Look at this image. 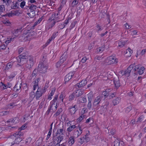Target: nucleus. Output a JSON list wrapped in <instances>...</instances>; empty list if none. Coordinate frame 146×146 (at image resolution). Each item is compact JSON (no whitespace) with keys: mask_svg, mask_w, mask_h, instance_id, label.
Segmentation results:
<instances>
[{"mask_svg":"<svg viewBox=\"0 0 146 146\" xmlns=\"http://www.w3.org/2000/svg\"><path fill=\"white\" fill-rule=\"evenodd\" d=\"M48 68V65L46 61L43 59L38 65V70L41 73H44L46 72Z\"/></svg>","mask_w":146,"mask_h":146,"instance_id":"nucleus-1","label":"nucleus"},{"mask_svg":"<svg viewBox=\"0 0 146 146\" xmlns=\"http://www.w3.org/2000/svg\"><path fill=\"white\" fill-rule=\"evenodd\" d=\"M108 94L106 92H103L100 96H98L95 98L93 103V105L97 106L101 103L102 100L106 98Z\"/></svg>","mask_w":146,"mask_h":146,"instance_id":"nucleus-2","label":"nucleus"},{"mask_svg":"<svg viewBox=\"0 0 146 146\" xmlns=\"http://www.w3.org/2000/svg\"><path fill=\"white\" fill-rule=\"evenodd\" d=\"M28 7L29 8L28 12L27 13V14L31 18H32L35 15V10L36 9L37 6L32 4Z\"/></svg>","mask_w":146,"mask_h":146,"instance_id":"nucleus-3","label":"nucleus"},{"mask_svg":"<svg viewBox=\"0 0 146 146\" xmlns=\"http://www.w3.org/2000/svg\"><path fill=\"white\" fill-rule=\"evenodd\" d=\"M34 63L33 57L32 56H29L27 63L25 64L24 67L26 69V70H30L31 68Z\"/></svg>","mask_w":146,"mask_h":146,"instance_id":"nucleus-4","label":"nucleus"},{"mask_svg":"<svg viewBox=\"0 0 146 146\" xmlns=\"http://www.w3.org/2000/svg\"><path fill=\"white\" fill-rule=\"evenodd\" d=\"M82 129L81 126L79 125L77 126L73 132V136L75 138H77L80 135L82 132Z\"/></svg>","mask_w":146,"mask_h":146,"instance_id":"nucleus-5","label":"nucleus"},{"mask_svg":"<svg viewBox=\"0 0 146 146\" xmlns=\"http://www.w3.org/2000/svg\"><path fill=\"white\" fill-rule=\"evenodd\" d=\"M27 53L26 52L25 53L22 54L19 56L17 58V60L18 63H21L22 64H23V61H26L27 58L28 59V58L29 57L27 56Z\"/></svg>","mask_w":146,"mask_h":146,"instance_id":"nucleus-6","label":"nucleus"},{"mask_svg":"<svg viewBox=\"0 0 146 146\" xmlns=\"http://www.w3.org/2000/svg\"><path fill=\"white\" fill-rule=\"evenodd\" d=\"M118 61V59L113 55L109 56L107 58L106 62L108 64H111L114 63H117Z\"/></svg>","mask_w":146,"mask_h":146,"instance_id":"nucleus-7","label":"nucleus"},{"mask_svg":"<svg viewBox=\"0 0 146 146\" xmlns=\"http://www.w3.org/2000/svg\"><path fill=\"white\" fill-rule=\"evenodd\" d=\"M78 109L77 104H75L74 105L73 104L72 106H70L68 110L70 113L72 115L75 113Z\"/></svg>","mask_w":146,"mask_h":146,"instance_id":"nucleus-8","label":"nucleus"},{"mask_svg":"<svg viewBox=\"0 0 146 146\" xmlns=\"http://www.w3.org/2000/svg\"><path fill=\"white\" fill-rule=\"evenodd\" d=\"M44 93V91H42L41 90V88H38L35 93L36 99V100H39V98L42 96Z\"/></svg>","mask_w":146,"mask_h":146,"instance_id":"nucleus-9","label":"nucleus"},{"mask_svg":"<svg viewBox=\"0 0 146 146\" xmlns=\"http://www.w3.org/2000/svg\"><path fill=\"white\" fill-rule=\"evenodd\" d=\"M86 80H82L79 83H78L75 85V86L77 89H79L85 86L87 84Z\"/></svg>","mask_w":146,"mask_h":146,"instance_id":"nucleus-10","label":"nucleus"},{"mask_svg":"<svg viewBox=\"0 0 146 146\" xmlns=\"http://www.w3.org/2000/svg\"><path fill=\"white\" fill-rule=\"evenodd\" d=\"M23 135V133L22 132L19 131L13 134H11L10 136V137L11 138H20V137Z\"/></svg>","mask_w":146,"mask_h":146,"instance_id":"nucleus-11","label":"nucleus"},{"mask_svg":"<svg viewBox=\"0 0 146 146\" xmlns=\"http://www.w3.org/2000/svg\"><path fill=\"white\" fill-rule=\"evenodd\" d=\"M65 126L63 125L62 127H60L58 129L56 133L57 134L64 135L65 132Z\"/></svg>","mask_w":146,"mask_h":146,"instance_id":"nucleus-12","label":"nucleus"},{"mask_svg":"<svg viewBox=\"0 0 146 146\" xmlns=\"http://www.w3.org/2000/svg\"><path fill=\"white\" fill-rule=\"evenodd\" d=\"M135 64H134L130 65L127 68V70L125 71V76L127 77L129 76L130 73L131 72V70L134 68Z\"/></svg>","mask_w":146,"mask_h":146,"instance_id":"nucleus-13","label":"nucleus"},{"mask_svg":"<svg viewBox=\"0 0 146 146\" xmlns=\"http://www.w3.org/2000/svg\"><path fill=\"white\" fill-rule=\"evenodd\" d=\"M21 84H16L13 88V90L17 93H19L21 91Z\"/></svg>","mask_w":146,"mask_h":146,"instance_id":"nucleus-14","label":"nucleus"},{"mask_svg":"<svg viewBox=\"0 0 146 146\" xmlns=\"http://www.w3.org/2000/svg\"><path fill=\"white\" fill-rule=\"evenodd\" d=\"M109 104L108 102H106L104 105L100 107V111L103 112H105L108 110V106Z\"/></svg>","mask_w":146,"mask_h":146,"instance_id":"nucleus-15","label":"nucleus"},{"mask_svg":"<svg viewBox=\"0 0 146 146\" xmlns=\"http://www.w3.org/2000/svg\"><path fill=\"white\" fill-rule=\"evenodd\" d=\"M74 72H70L65 77L64 79L65 81L66 82H68L70 80L72 77L74 76Z\"/></svg>","mask_w":146,"mask_h":146,"instance_id":"nucleus-16","label":"nucleus"},{"mask_svg":"<svg viewBox=\"0 0 146 146\" xmlns=\"http://www.w3.org/2000/svg\"><path fill=\"white\" fill-rule=\"evenodd\" d=\"M19 118L18 117H16L9 119L7 121V122L11 123L10 124H11L12 123L15 124L19 122Z\"/></svg>","mask_w":146,"mask_h":146,"instance_id":"nucleus-17","label":"nucleus"},{"mask_svg":"<svg viewBox=\"0 0 146 146\" xmlns=\"http://www.w3.org/2000/svg\"><path fill=\"white\" fill-rule=\"evenodd\" d=\"M58 15V13H57L56 14V13H54L52 14L51 17L49 19V20L57 21V19H58V17L57 16Z\"/></svg>","mask_w":146,"mask_h":146,"instance_id":"nucleus-18","label":"nucleus"},{"mask_svg":"<svg viewBox=\"0 0 146 146\" xmlns=\"http://www.w3.org/2000/svg\"><path fill=\"white\" fill-rule=\"evenodd\" d=\"M73 93L76 98L78 97L83 94L84 92L83 91H82L80 90H77L74 92Z\"/></svg>","mask_w":146,"mask_h":146,"instance_id":"nucleus-19","label":"nucleus"},{"mask_svg":"<svg viewBox=\"0 0 146 146\" xmlns=\"http://www.w3.org/2000/svg\"><path fill=\"white\" fill-rule=\"evenodd\" d=\"M67 57V52H65L61 56L60 60L62 63H63L64 61L66 60Z\"/></svg>","mask_w":146,"mask_h":146,"instance_id":"nucleus-20","label":"nucleus"},{"mask_svg":"<svg viewBox=\"0 0 146 146\" xmlns=\"http://www.w3.org/2000/svg\"><path fill=\"white\" fill-rule=\"evenodd\" d=\"M22 31V28H20L14 30L13 32V34L15 36H17Z\"/></svg>","mask_w":146,"mask_h":146,"instance_id":"nucleus-21","label":"nucleus"},{"mask_svg":"<svg viewBox=\"0 0 146 146\" xmlns=\"http://www.w3.org/2000/svg\"><path fill=\"white\" fill-rule=\"evenodd\" d=\"M115 86L117 89L118 88L121 86L119 83V80L118 79H114L113 81Z\"/></svg>","mask_w":146,"mask_h":146,"instance_id":"nucleus-22","label":"nucleus"},{"mask_svg":"<svg viewBox=\"0 0 146 146\" xmlns=\"http://www.w3.org/2000/svg\"><path fill=\"white\" fill-rule=\"evenodd\" d=\"M7 48L9 49V48L6 46L4 42H1V43L0 44V51L5 50Z\"/></svg>","mask_w":146,"mask_h":146,"instance_id":"nucleus-23","label":"nucleus"},{"mask_svg":"<svg viewBox=\"0 0 146 146\" xmlns=\"http://www.w3.org/2000/svg\"><path fill=\"white\" fill-rule=\"evenodd\" d=\"M58 95H56L55 96L53 99L50 102V106L53 107V105H55V102L57 100L58 98Z\"/></svg>","mask_w":146,"mask_h":146,"instance_id":"nucleus-24","label":"nucleus"},{"mask_svg":"<svg viewBox=\"0 0 146 146\" xmlns=\"http://www.w3.org/2000/svg\"><path fill=\"white\" fill-rule=\"evenodd\" d=\"M58 95H56L55 96L53 99L50 102V106L53 107V105H55V102L57 100L58 98Z\"/></svg>","mask_w":146,"mask_h":146,"instance_id":"nucleus-25","label":"nucleus"},{"mask_svg":"<svg viewBox=\"0 0 146 146\" xmlns=\"http://www.w3.org/2000/svg\"><path fill=\"white\" fill-rule=\"evenodd\" d=\"M17 13L16 11H12L10 13H6L5 15L6 16H8L9 17H10L16 15Z\"/></svg>","mask_w":146,"mask_h":146,"instance_id":"nucleus-26","label":"nucleus"},{"mask_svg":"<svg viewBox=\"0 0 146 146\" xmlns=\"http://www.w3.org/2000/svg\"><path fill=\"white\" fill-rule=\"evenodd\" d=\"M120 100V98H117L114 99L113 101V106H115L118 104Z\"/></svg>","mask_w":146,"mask_h":146,"instance_id":"nucleus-27","label":"nucleus"},{"mask_svg":"<svg viewBox=\"0 0 146 146\" xmlns=\"http://www.w3.org/2000/svg\"><path fill=\"white\" fill-rule=\"evenodd\" d=\"M79 0H71L70 2H72L71 6L72 7H75L78 3Z\"/></svg>","mask_w":146,"mask_h":146,"instance_id":"nucleus-28","label":"nucleus"},{"mask_svg":"<svg viewBox=\"0 0 146 146\" xmlns=\"http://www.w3.org/2000/svg\"><path fill=\"white\" fill-rule=\"evenodd\" d=\"M133 53V51L130 48H128L126 50L125 54H126L127 56L130 57Z\"/></svg>","mask_w":146,"mask_h":146,"instance_id":"nucleus-29","label":"nucleus"},{"mask_svg":"<svg viewBox=\"0 0 146 146\" xmlns=\"http://www.w3.org/2000/svg\"><path fill=\"white\" fill-rule=\"evenodd\" d=\"M145 117L143 115H141L138 118L137 121H136V122H141L142 121L144 122L145 121Z\"/></svg>","mask_w":146,"mask_h":146,"instance_id":"nucleus-30","label":"nucleus"},{"mask_svg":"<svg viewBox=\"0 0 146 146\" xmlns=\"http://www.w3.org/2000/svg\"><path fill=\"white\" fill-rule=\"evenodd\" d=\"M34 33L33 31H31L30 32H29L27 33H27L25 34V35H26L25 36H24L27 38H31L32 36H33V35H34Z\"/></svg>","mask_w":146,"mask_h":146,"instance_id":"nucleus-31","label":"nucleus"},{"mask_svg":"<svg viewBox=\"0 0 146 146\" xmlns=\"http://www.w3.org/2000/svg\"><path fill=\"white\" fill-rule=\"evenodd\" d=\"M88 101L92 102L93 98V94L92 92H90L88 95Z\"/></svg>","mask_w":146,"mask_h":146,"instance_id":"nucleus-32","label":"nucleus"},{"mask_svg":"<svg viewBox=\"0 0 146 146\" xmlns=\"http://www.w3.org/2000/svg\"><path fill=\"white\" fill-rule=\"evenodd\" d=\"M125 42L123 40H121L118 42V46L120 47H122L124 46L125 44Z\"/></svg>","mask_w":146,"mask_h":146,"instance_id":"nucleus-33","label":"nucleus"},{"mask_svg":"<svg viewBox=\"0 0 146 146\" xmlns=\"http://www.w3.org/2000/svg\"><path fill=\"white\" fill-rule=\"evenodd\" d=\"M29 96L30 100H33L35 97V94L34 92H31L29 94Z\"/></svg>","mask_w":146,"mask_h":146,"instance_id":"nucleus-34","label":"nucleus"},{"mask_svg":"<svg viewBox=\"0 0 146 146\" xmlns=\"http://www.w3.org/2000/svg\"><path fill=\"white\" fill-rule=\"evenodd\" d=\"M106 92V93L108 94V96H107L106 98H107L108 99H110L111 98H112L113 97L115 96V94L113 93L112 94H110L109 92H107L106 91H104Z\"/></svg>","mask_w":146,"mask_h":146,"instance_id":"nucleus-35","label":"nucleus"},{"mask_svg":"<svg viewBox=\"0 0 146 146\" xmlns=\"http://www.w3.org/2000/svg\"><path fill=\"white\" fill-rule=\"evenodd\" d=\"M132 109V107L131 105H130L125 108L124 109V110L125 113H128Z\"/></svg>","mask_w":146,"mask_h":146,"instance_id":"nucleus-36","label":"nucleus"},{"mask_svg":"<svg viewBox=\"0 0 146 146\" xmlns=\"http://www.w3.org/2000/svg\"><path fill=\"white\" fill-rule=\"evenodd\" d=\"M77 126H76L75 125H73L69 127L67 129L68 131L71 132L72 131L74 128H76Z\"/></svg>","mask_w":146,"mask_h":146,"instance_id":"nucleus-37","label":"nucleus"},{"mask_svg":"<svg viewBox=\"0 0 146 146\" xmlns=\"http://www.w3.org/2000/svg\"><path fill=\"white\" fill-rule=\"evenodd\" d=\"M12 63L11 62L8 63L5 68V70H7L11 68L12 66Z\"/></svg>","mask_w":146,"mask_h":146,"instance_id":"nucleus-38","label":"nucleus"},{"mask_svg":"<svg viewBox=\"0 0 146 146\" xmlns=\"http://www.w3.org/2000/svg\"><path fill=\"white\" fill-rule=\"evenodd\" d=\"M74 138L73 136H72L70 137L69 139L68 143L70 145H72L74 142Z\"/></svg>","mask_w":146,"mask_h":146,"instance_id":"nucleus-39","label":"nucleus"},{"mask_svg":"<svg viewBox=\"0 0 146 146\" xmlns=\"http://www.w3.org/2000/svg\"><path fill=\"white\" fill-rule=\"evenodd\" d=\"M73 92L69 96L68 99L70 101H71L73 100H74V98H76V96H75Z\"/></svg>","mask_w":146,"mask_h":146,"instance_id":"nucleus-40","label":"nucleus"},{"mask_svg":"<svg viewBox=\"0 0 146 146\" xmlns=\"http://www.w3.org/2000/svg\"><path fill=\"white\" fill-rule=\"evenodd\" d=\"M69 19L68 18V19H66L64 22L63 24H61V25L62 26V29L64 28L65 26L68 23Z\"/></svg>","mask_w":146,"mask_h":146,"instance_id":"nucleus-41","label":"nucleus"},{"mask_svg":"<svg viewBox=\"0 0 146 146\" xmlns=\"http://www.w3.org/2000/svg\"><path fill=\"white\" fill-rule=\"evenodd\" d=\"M145 70V68L143 66L141 67L140 69H139L138 71V73L139 75H141L144 72Z\"/></svg>","mask_w":146,"mask_h":146,"instance_id":"nucleus-42","label":"nucleus"},{"mask_svg":"<svg viewBox=\"0 0 146 146\" xmlns=\"http://www.w3.org/2000/svg\"><path fill=\"white\" fill-rule=\"evenodd\" d=\"M79 101L81 103H85L87 102V100L86 98H81L79 99Z\"/></svg>","mask_w":146,"mask_h":146,"instance_id":"nucleus-43","label":"nucleus"},{"mask_svg":"<svg viewBox=\"0 0 146 146\" xmlns=\"http://www.w3.org/2000/svg\"><path fill=\"white\" fill-rule=\"evenodd\" d=\"M65 97V96L64 95V93H63L62 92L61 94L60 95L58 100H61L62 102H63V99Z\"/></svg>","mask_w":146,"mask_h":146,"instance_id":"nucleus-44","label":"nucleus"},{"mask_svg":"<svg viewBox=\"0 0 146 146\" xmlns=\"http://www.w3.org/2000/svg\"><path fill=\"white\" fill-rule=\"evenodd\" d=\"M5 11V6L3 5H0V14L4 12Z\"/></svg>","mask_w":146,"mask_h":146,"instance_id":"nucleus-45","label":"nucleus"},{"mask_svg":"<svg viewBox=\"0 0 146 146\" xmlns=\"http://www.w3.org/2000/svg\"><path fill=\"white\" fill-rule=\"evenodd\" d=\"M62 109L61 108H59L58 109L56 113L54 114V115L56 116H58L60 115V113L62 111Z\"/></svg>","mask_w":146,"mask_h":146,"instance_id":"nucleus-46","label":"nucleus"},{"mask_svg":"<svg viewBox=\"0 0 146 146\" xmlns=\"http://www.w3.org/2000/svg\"><path fill=\"white\" fill-rule=\"evenodd\" d=\"M140 67V65H137L135 66H134V67H135L133 69L132 72H133L134 74H135V72Z\"/></svg>","mask_w":146,"mask_h":146,"instance_id":"nucleus-47","label":"nucleus"},{"mask_svg":"<svg viewBox=\"0 0 146 146\" xmlns=\"http://www.w3.org/2000/svg\"><path fill=\"white\" fill-rule=\"evenodd\" d=\"M16 73L14 72H12L10 76H9V79H12L16 75Z\"/></svg>","mask_w":146,"mask_h":146,"instance_id":"nucleus-48","label":"nucleus"},{"mask_svg":"<svg viewBox=\"0 0 146 146\" xmlns=\"http://www.w3.org/2000/svg\"><path fill=\"white\" fill-rule=\"evenodd\" d=\"M86 137L84 136L81 137L80 138V140L79 141V143H80V145H82L83 143L85 140V138Z\"/></svg>","mask_w":146,"mask_h":146,"instance_id":"nucleus-49","label":"nucleus"},{"mask_svg":"<svg viewBox=\"0 0 146 146\" xmlns=\"http://www.w3.org/2000/svg\"><path fill=\"white\" fill-rule=\"evenodd\" d=\"M119 140L118 139H116L114 142V146H119Z\"/></svg>","mask_w":146,"mask_h":146,"instance_id":"nucleus-50","label":"nucleus"},{"mask_svg":"<svg viewBox=\"0 0 146 146\" xmlns=\"http://www.w3.org/2000/svg\"><path fill=\"white\" fill-rule=\"evenodd\" d=\"M105 48V46L100 47L98 48L97 49V51L98 52H102L103 51Z\"/></svg>","mask_w":146,"mask_h":146,"instance_id":"nucleus-51","label":"nucleus"},{"mask_svg":"<svg viewBox=\"0 0 146 146\" xmlns=\"http://www.w3.org/2000/svg\"><path fill=\"white\" fill-rule=\"evenodd\" d=\"M22 141V139L20 138H16L14 140V142L16 144H18Z\"/></svg>","mask_w":146,"mask_h":146,"instance_id":"nucleus-52","label":"nucleus"},{"mask_svg":"<svg viewBox=\"0 0 146 146\" xmlns=\"http://www.w3.org/2000/svg\"><path fill=\"white\" fill-rule=\"evenodd\" d=\"M66 3L65 0H63L60 3V8H59V9L60 8V10H61V9L63 7L64 5Z\"/></svg>","mask_w":146,"mask_h":146,"instance_id":"nucleus-53","label":"nucleus"},{"mask_svg":"<svg viewBox=\"0 0 146 146\" xmlns=\"http://www.w3.org/2000/svg\"><path fill=\"white\" fill-rule=\"evenodd\" d=\"M92 107V102L88 101V103L87 105V107L88 109L90 110Z\"/></svg>","mask_w":146,"mask_h":146,"instance_id":"nucleus-54","label":"nucleus"},{"mask_svg":"<svg viewBox=\"0 0 146 146\" xmlns=\"http://www.w3.org/2000/svg\"><path fill=\"white\" fill-rule=\"evenodd\" d=\"M85 118V115H82L77 120L79 121H81L83 119Z\"/></svg>","mask_w":146,"mask_h":146,"instance_id":"nucleus-55","label":"nucleus"},{"mask_svg":"<svg viewBox=\"0 0 146 146\" xmlns=\"http://www.w3.org/2000/svg\"><path fill=\"white\" fill-rule=\"evenodd\" d=\"M53 107L52 106H50V107L48 108V110L46 112V114L47 115H48L49 114L50 112V111L51 110V108H52Z\"/></svg>","mask_w":146,"mask_h":146,"instance_id":"nucleus-56","label":"nucleus"},{"mask_svg":"<svg viewBox=\"0 0 146 146\" xmlns=\"http://www.w3.org/2000/svg\"><path fill=\"white\" fill-rule=\"evenodd\" d=\"M58 141H59V142H60L63 139V136L60 135H59L58 137Z\"/></svg>","mask_w":146,"mask_h":146,"instance_id":"nucleus-57","label":"nucleus"},{"mask_svg":"<svg viewBox=\"0 0 146 146\" xmlns=\"http://www.w3.org/2000/svg\"><path fill=\"white\" fill-rule=\"evenodd\" d=\"M56 90V89L55 88H54L52 89L50 93V94L51 96H53L54 95V93L55 92Z\"/></svg>","mask_w":146,"mask_h":146,"instance_id":"nucleus-58","label":"nucleus"},{"mask_svg":"<svg viewBox=\"0 0 146 146\" xmlns=\"http://www.w3.org/2000/svg\"><path fill=\"white\" fill-rule=\"evenodd\" d=\"M96 28L98 29L97 31L98 32L99 31H100L102 30V29L101 27L99 25H96Z\"/></svg>","mask_w":146,"mask_h":146,"instance_id":"nucleus-59","label":"nucleus"},{"mask_svg":"<svg viewBox=\"0 0 146 146\" xmlns=\"http://www.w3.org/2000/svg\"><path fill=\"white\" fill-rule=\"evenodd\" d=\"M25 3L26 2L25 1H23L21 2V3H20V6L22 8H23L24 7L25 5Z\"/></svg>","mask_w":146,"mask_h":146,"instance_id":"nucleus-60","label":"nucleus"},{"mask_svg":"<svg viewBox=\"0 0 146 146\" xmlns=\"http://www.w3.org/2000/svg\"><path fill=\"white\" fill-rule=\"evenodd\" d=\"M87 60V58H86V57H84L82 59L81 61L80 62V63L81 62L83 63H85Z\"/></svg>","mask_w":146,"mask_h":146,"instance_id":"nucleus-61","label":"nucleus"},{"mask_svg":"<svg viewBox=\"0 0 146 146\" xmlns=\"http://www.w3.org/2000/svg\"><path fill=\"white\" fill-rule=\"evenodd\" d=\"M63 63H62L60 60L56 64V66L57 68L59 67L61 65V64Z\"/></svg>","mask_w":146,"mask_h":146,"instance_id":"nucleus-62","label":"nucleus"},{"mask_svg":"<svg viewBox=\"0 0 146 146\" xmlns=\"http://www.w3.org/2000/svg\"><path fill=\"white\" fill-rule=\"evenodd\" d=\"M76 22L75 21L73 22H72L71 23L70 27L71 29H72L74 27V26L76 24Z\"/></svg>","mask_w":146,"mask_h":146,"instance_id":"nucleus-63","label":"nucleus"},{"mask_svg":"<svg viewBox=\"0 0 146 146\" xmlns=\"http://www.w3.org/2000/svg\"><path fill=\"white\" fill-rule=\"evenodd\" d=\"M37 70L35 69L33 71L32 74V76L33 77L34 76L36 75V74L37 73Z\"/></svg>","mask_w":146,"mask_h":146,"instance_id":"nucleus-64","label":"nucleus"}]
</instances>
